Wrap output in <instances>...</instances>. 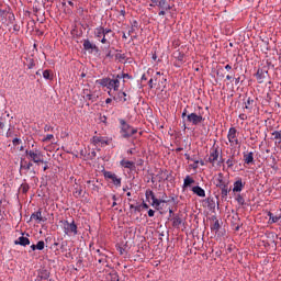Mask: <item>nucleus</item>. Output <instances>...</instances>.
Instances as JSON below:
<instances>
[{"label": "nucleus", "instance_id": "f257e3e1", "mask_svg": "<svg viewBox=\"0 0 281 281\" xmlns=\"http://www.w3.org/2000/svg\"><path fill=\"white\" fill-rule=\"evenodd\" d=\"M95 85L105 87V89H109V91H120V79L115 75H113V79L109 77L99 79L95 81Z\"/></svg>", "mask_w": 281, "mask_h": 281}, {"label": "nucleus", "instance_id": "f03ea898", "mask_svg": "<svg viewBox=\"0 0 281 281\" xmlns=\"http://www.w3.org/2000/svg\"><path fill=\"white\" fill-rule=\"evenodd\" d=\"M151 3L149 8H159L158 16H166L170 10H172V5L169 4L168 0H150Z\"/></svg>", "mask_w": 281, "mask_h": 281}, {"label": "nucleus", "instance_id": "7ed1b4c3", "mask_svg": "<svg viewBox=\"0 0 281 281\" xmlns=\"http://www.w3.org/2000/svg\"><path fill=\"white\" fill-rule=\"evenodd\" d=\"M119 122L121 124L120 134L124 139H128V137H133L137 133V128L131 126L124 119H120Z\"/></svg>", "mask_w": 281, "mask_h": 281}, {"label": "nucleus", "instance_id": "20e7f679", "mask_svg": "<svg viewBox=\"0 0 281 281\" xmlns=\"http://www.w3.org/2000/svg\"><path fill=\"white\" fill-rule=\"evenodd\" d=\"M64 227V234L66 236H78V225H76V222L72 221L69 223V221H61Z\"/></svg>", "mask_w": 281, "mask_h": 281}, {"label": "nucleus", "instance_id": "39448f33", "mask_svg": "<svg viewBox=\"0 0 281 281\" xmlns=\"http://www.w3.org/2000/svg\"><path fill=\"white\" fill-rule=\"evenodd\" d=\"M25 153L29 156V159L33 161V164L41 166V164L45 162V160H43V151H40L38 149H33V150L26 149Z\"/></svg>", "mask_w": 281, "mask_h": 281}, {"label": "nucleus", "instance_id": "423d86ee", "mask_svg": "<svg viewBox=\"0 0 281 281\" xmlns=\"http://www.w3.org/2000/svg\"><path fill=\"white\" fill-rule=\"evenodd\" d=\"M227 139L231 146H240V140L238 139V130H236V127H229Z\"/></svg>", "mask_w": 281, "mask_h": 281}, {"label": "nucleus", "instance_id": "0eeeda50", "mask_svg": "<svg viewBox=\"0 0 281 281\" xmlns=\"http://www.w3.org/2000/svg\"><path fill=\"white\" fill-rule=\"evenodd\" d=\"M187 122L192 124V126H199V124H203V122H205V117H203L202 114H196L193 112L187 115Z\"/></svg>", "mask_w": 281, "mask_h": 281}, {"label": "nucleus", "instance_id": "6e6552de", "mask_svg": "<svg viewBox=\"0 0 281 281\" xmlns=\"http://www.w3.org/2000/svg\"><path fill=\"white\" fill-rule=\"evenodd\" d=\"M214 186L216 188H224L225 186H229V176H225L223 172L217 173L214 180Z\"/></svg>", "mask_w": 281, "mask_h": 281}, {"label": "nucleus", "instance_id": "1a4fd4ad", "mask_svg": "<svg viewBox=\"0 0 281 281\" xmlns=\"http://www.w3.org/2000/svg\"><path fill=\"white\" fill-rule=\"evenodd\" d=\"M103 177L105 179H111L112 183H113V186H115V188L122 187V178H119L117 175H115L114 172L104 171Z\"/></svg>", "mask_w": 281, "mask_h": 281}, {"label": "nucleus", "instance_id": "9d476101", "mask_svg": "<svg viewBox=\"0 0 281 281\" xmlns=\"http://www.w3.org/2000/svg\"><path fill=\"white\" fill-rule=\"evenodd\" d=\"M83 49L86 52H89V54H93V52H95V54H98V52H100V48L98 47V45L91 43V41H89V38L83 40Z\"/></svg>", "mask_w": 281, "mask_h": 281}, {"label": "nucleus", "instance_id": "9b49d317", "mask_svg": "<svg viewBox=\"0 0 281 281\" xmlns=\"http://www.w3.org/2000/svg\"><path fill=\"white\" fill-rule=\"evenodd\" d=\"M255 76H256L258 83L262 85V82H265V78H267V76H269V70H267L265 68H259Z\"/></svg>", "mask_w": 281, "mask_h": 281}, {"label": "nucleus", "instance_id": "f8f14e48", "mask_svg": "<svg viewBox=\"0 0 281 281\" xmlns=\"http://www.w3.org/2000/svg\"><path fill=\"white\" fill-rule=\"evenodd\" d=\"M218 155H220L218 147L213 148L210 153L207 162L209 164H216V161H218Z\"/></svg>", "mask_w": 281, "mask_h": 281}, {"label": "nucleus", "instance_id": "ddd939ff", "mask_svg": "<svg viewBox=\"0 0 281 281\" xmlns=\"http://www.w3.org/2000/svg\"><path fill=\"white\" fill-rule=\"evenodd\" d=\"M156 177H157L159 183H161V181H168L170 173L166 169H159Z\"/></svg>", "mask_w": 281, "mask_h": 281}, {"label": "nucleus", "instance_id": "4468645a", "mask_svg": "<svg viewBox=\"0 0 281 281\" xmlns=\"http://www.w3.org/2000/svg\"><path fill=\"white\" fill-rule=\"evenodd\" d=\"M31 221H36V223H45L47 218L43 217V212L38 210L31 214Z\"/></svg>", "mask_w": 281, "mask_h": 281}, {"label": "nucleus", "instance_id": "2eb2a0df", "mask_svg": "<svg viewBox=\"0 0 281 281\" xmlns=\"http://www.w3.org/2000/svg\"><path fill=\"white\" fill-rule=\"evenodd\" d=\"M211 220L214 221L213 224H211V232H213L214 234H218V232L221 231V222L218 221V218H216V215H213L211 217Z\"/></svg>", "mask_w": 281, "mask_h": 281}, {"label": "nucleus", "instance_id": "dca6fc26", "mask_svg": "<svg viewBox=\"0 0 281 281\" xmlns=\"http://www.w3.org/2000/svg\"><path fill=\"white\" fill-rule=\"evenodd\" d=\"M14 245H20L21 247H27L30 245V238L25 237V234L22 233V236L19 237L15 241Z\"/></svg>", "mask_w": 281, "mask_h": 281}, {"label": "nucleus", "instance_id": "f3484780", "mask_svg": "<svg viewBox=\"0 0 281 281\" xmlns=\"http://www.w3.org/2000/svg\"><path fill=\"white\" fill-rule=\"evenodd\" d=\"M171 223H172V227H176L177 229H179V227H181L183 223V220L181 218V215L176 214L172 216Z\"/></svg>", "mask_w": 281, "mask_h": 281}, {"label": "nucleus", "instance_id": "a211bd4d", "mask_svg": "<svg viewBox=\"0 0 281 281\" xmlns=\"http://www.w3.org/2000/svg\"><path fill=\"white\" fill-rule=\"evenodd\" d=\"M83 100H89V102H98V95L91 93L90 90H85Z\"/></svg>", "mask_w": 281, "mask_h": 281}, {"label": "nucleus", "instance_id": "6ab92c4d", "mask_svg": "<svg viewBox=\"0 0 281 281\" xmlns=\"http://www.w3.org/2000/svg\"><path fill=\"white\" fill-rule=\"evenodd\" d=\"M233 192H243V189L245 188V182H243V179H238L233 184Z\"/></svg>", "mask_w": 281, "mask_h": 281}, {"label": "nucleus", "instance_id": "aec40b11", "mask_svg": "<svg viewBox=\"0 0 281 281\" xmlns=\"http://www.w3.org/2000/svg\"><path fill=\"white\" fill-rule=\"evenodd\" d=\"M120 166H122V168H127V170H135V162L131 160L122 159Z\"/></svg>", "mask_w": 281, "mask_h": 281}, {"label": "nucleus", "instance_id": "412c9836", "mask_svg": "<svg viewBox=\"0 0 281 281\" xmlns=\"http://www.w3.org/2000/svg\"><path fill=\"white\" fill-rule=\"evenodd\" d=\"M97 251V254H98V262H99V265H106V262H108V260H106V258H108V256H106V254H104L102 250H100V249H97L95 250Z\"/></svg>", "mask_w": 281, "mask_h": 281}, {"label": "nucleus", "instance_id": "4be33fe9", "mask_svg": "<svg viewBox=\"0 0 281 281\" xmlns=\"http://www.w3.org/2000/svg\"><path fill=\"white\" fill-rule=\"evenodd\" d=\"M92 144H94V146H98V144H104L105 146H109V140L102 136H93Z\"/></svg>", "mask_w": 281, "mask_h": 281}, {"label": "nucleus", "instance_id": "5701e85b", "mask_svg": "<svg viewBox=\"0 0 281 281\" xmlns=\"http://www.w3.org/2000/svg\"><path fill=\"white\" fill-rule=\"evenodd\" d=\"M206 203V207L207 210H210V212H214L216 210V201L214 200V198H207L205 200Z\"/></svg>", "mask_w": 281, "mask_h": 281}, {"label": "nucleus", "instance_id": "b1692460", "mask_svg": "<svg viewBox=\"0 0 281 281\" xmlns=\"http://www.w3.org/2000/svg\"><path fill=\"white\" fill-rule=\"evenodd\" d=\"M105 281H120V276L117 274V271L112 270L105 276Z\"/></svg>", "mask_w": 281, "mask_h": 281}, {"label": "nucleus", "instance_id": "393cba45", "mask_svg": "<svg viewBox=\"0 0 281 281\" xmlns=\"http://www.w3.org/2000/svg\"><path fill=\"white\" fill-rule=\"evenodd\" d=\"M151 201H153L151 207H155V210H159V205H161V203H170V200H164V199H157V198H155Z\"/></svg>", "mask_w": 281, "mask_h": 281}, {"label": "nucleus", "instance_id": "a878e982", "mask_svg": "<svg viewBox=\"0 0 281 281\" xmlns=\"http://www.w3.org/2000/svg\"><path fill=\"white\" fill-rule=\"evenodd\" d=\"M192 192L196 194V196L205 198V190L199 186L193 187Z\"/></svg>", "mask_w": 281, "mask_h": 281}, {"label": "nucleus", "instance_id": "bb28decb", "mask_svg": "<svg viewBox=\"0 0 281 281\" xmlns=\"http://www.w3.org/2000/svg\"><path fill=\"white\" fill-rule=\"evenodd\" d=\"M244 161L249 166V164H254V151H249L248 154L244 153Z\"/></svg>", "mask_w": 281, "mask_h": 281}, {"label": "nucleus", "instance_id": "cd10ccee", "mask_svg": "<svg viewBox=\"0 0 281 281\" xmlns=\"http://www.w3.org/2000/svg\"><path fill=\"white\" fill-rule=\"evenodd\" d=\"M94 36L95 38H103L104 35V27L103 26H98L94 29Z\"/></svg>", "mask_w": 281, "mask_h": 281}, {"label": "nucleus", "instance_id": "c85d7f7f", "mask_svg": "<svg viewBox=\"0 0 281 281\" xmlns=\"http://www.w3.org/2000/svg\"><path fill=\"white\" fill-rule=\"evenodd\" d=\"M254 104H256V101L254 99H251V97H248L245 102V109L247 111H251V109H254Z\"/></svg>", "mask_w": 281, "mask_h": 281}, {"label": "nucleus", "instance_id": "c756f323", "mask_svg": "<svg viewBox=\"0 0 281 281\" xmlns=\"http://www.w3.org/2000/svg\"><path fill=\"white\" fill-rule=\"evenodd\" d=\"M220 190H221L222 199H227V194H229V192H231L229 184L221 187Z\"/></svg>", "mask_w": 281, "mask_h": 281}, {"label": "nucleus", "instance_id": "7c9ffc66", "mask_svg": "<svg viewBox=\"0 0 281 281\" xmlns=\"http://www.w3.org/2000/svg\"><path fill=\"white\" fill-rule=\"evenodd\" d=\"M33 164L32 161H21L20 164V172L21 170H25L26 172L32 168Z\"/></svg>", "mask_w": 281, "mask_h": 281}, {"label": "nucleus", "instance_id": "2f4dec72", "mask_svg": "<svg viewBox=\"0 0 281 281\" xmlns=\"http://www.w3.org/2000/svg\"><path fill=\"white\" fill-rule=\"evenodd\" d=\"M8 14H10V9L9 10H7V9L1 10L0 9V21H1V23H5V21H8Z\"/></svg>", "mask_w": 281, "mask_h": 281}, {"label": "nucleus", "instance_id": "473e14b6", "mask_svg": "<svg viewBox=\"0 0 281 281\" xmlns=\"http://www.w3.org/2000/svg\"><path fill=\"white\" fill-rule=\"evenodd\" d=\"M44 80H54V75H52V70L46 69L42 72Z\"/></svg>", "mask_w": 281, "mask_h": 281}, {"label": "nucleus", "instance_id": "72a5a7b5", "mask_svg": "<svg viewBox=\"0 0 281 281\" xmlns=\"http://www.w3.org/2000/svg\"><path fill=\"white\" fill-rule=\"evenodd\" d=\"M145 198L147 201H149V199H151V201L154 199H157V196H155V192H153V190H150V189L146 190Z\"/></svg>", "mask_w": 281, "mask_h": 281}, {"label": "nucleus", "instance_id": "f704fd0d", "mask_svg": "<svg viewBox=\"0 0 281 281\" xmlns=\"http://www.w3.org/2000/svg\"><path fill=\"white\" fill-rule=\"evenodd\" d=\"M26 67L27 69H34V67H36V63L34 61V58H26Z\"/></svg>", "mask_w": 281, "mask_h": 281}, {"label": "nucleus", "instance_id": "c9c22d12", "mask_svg": "<svg viewBox=\"0 0 281 281\" xmlns=\"http://www.w3.org/2000/svg\"><path fill=\"white\" fill-rule=\"evenodd\" d=\"M38 278L42 280H49V271L47 270H42L38 274Z\"/></svg>", "mask_w": 281, "mask_h": 281}, {"label": "nucleus", "instance_id": "e433bc0d", "mask_svg": "<svg viewBox=\"0 0 281 281\" xmlns=\"http://www.w3.org/2000/svg\"><path fill=\"white\" fill-rule=\"evenodd\" d=\"M194 183V179H192L190 176H187L183 181V188H188V186H192Z\"/></svg>", "mask_w": 281, "mask_h": 281}, {"label": "nucleus", "instance_id": "4c0bfd02", "mask_svg": "<svg viewBox=\"0 0 281 281\" xmlns=\"http://www.w3.org/2000/svg\"><path fill=\"white\" fill-rule=\"evenodd\" d=\"M271 135H272V139H277V140H278V144H281V132H279V131H273V132L271 133Z\"/></svg>", "mask_w": 281, "mask_h": 281}, {"label": "nucleus", "instance_id": "58836bf2", "mask_svg": "<svg viewBox=\"0 0 281 281\" xmlns=\"http://www.w3.org/2000/svg\"><path fill=\"white\" fill-rule=\"evenodd\" d=\"M117 99L120 100V102H127L128 101V99L126 98V92H124V91H120L117 93Z\"/></svg>", "mask_w": 281, "mask_h": 281}, {"label": "nucleus", "instance_id": "ea45409f", "mask_svg": "<svg viewBox=\"0 0 281 281\" xmlns=\"http://www.w3.org/2000/svg\"><path fill=\"white\" fill-rule=\"evenodd\" d=\"M268 216H269V223H278V221H280V217L274 216L273 213L268 212Z\"/></svg>", "mask_w": 281, "mask_h": 281}, {"label": "nucleus", "instance_id": "a19ab883", "mask_svg": "<svg viewBox=\"0 0 281 281\" xmlns=\"http://www.w3.org/2000/svg\"><path fill=\"white\" fill-rule=\"evenodd\" d=\"M72 194L75 199H80V196H82V188L81 187L79 189L76 188Z\"/></svg>", "mask_w": 281, "mask_h": 281}, {"label": "nucleus", "instance_id": "79ce46f5", "mask_svg": "<svg viewBox=\"0 0 281 281\" xmlns=\"http://www.w3.org/2000/svg\"><path fill=\"white\" fill-rule=\"evenodd\" d=\"M35 246L37 251H43V249H45V241L40 240Z\"/></svg>", "mask_w": 281, "mask_h": 281}, {"label": "nucleus", "instance_id": "37998d69", "mask_svg": "<svg viewBox=\"0 0 281 281\" xmlns=\"http://www.w3.org/2000/svg\"><path fill=\"white\" fill-rule=\"evenodd\" d=\"M21 192H23V194H26V192L30 190V184L27 183H22L20 187Z\"/></svg>", "mask_w": 281, "mask_h": 281}, {"label": "nucleus", "instance_id": "c03bdc74", "mask_svg": "<svg viewBox=\"0 0 281 281\" xmlns=\"http://www.w3.org/2000/svg\"><path fill=\"white\" fill-rule=\"evenodd\" d=\"M116 78H119V81H120V80H122V79H124V78L131 79V78H133V77H132L131 75H128V74L122 72V74H120V75H116Z\"/></svg>", "mask_w": 281, "mask_h": 281}, {"label": "nucleus", "instance_id": "a18cd8bd", "mask_svg": "<svg viewBox=\"0 0 281 281\" xmlns=\"http://www.w3.org/2000/svg\"><path fill=\"white\" fill-rule=\"evenodd\" d=\"M133 32H135V29H133V26H131V29L127 32V35L125 32H123L122 38H128V36H131V34H133Z\"/></svg>", "mask_w": 281, "mask_h": 281}, {"label": "nucleus", "instance_id": "49530a36", "mask_svg": "<svg viewBox=\"0 0 281 281\" xmlns=\"http://www.w3.org/2000/svg\"><path fill=\"white\" fill-rule=\"evenodd\" d=\"M236 201L239 205H245V198H243V195L238 194Z\"/></svg>", "mask_w": 281, "mask_h": 281}, {"label": "nucleus", "instance_id": "de8ad7c7", "mask_svg": "<svg viewBox=\"0 0 281 281\" xmlns=\"http://www.w3.org/2000/svg\"><path fill=\"white\" fill-rule=\"evenodd\" d=\"M226 165L228 166V168H233L234 167V156H232V158H228L226 160Z\"/></svg>", "mask_w": 281, "mask_h": 281}, {"label": "nucleus", "instance_id": "09e8293b", "mask_svg": "<svg viewBox=\"0 0 281 281\" xmlns=\"http://www.w3.org/2000/svg\"><path fill=\"white\" fill-rule=\"evenodd\" d=\"M169 203H173V205H179V200L177 199V196H171L169 199Z\"/></svg>", "mask_w": 281, "mask_h": 281}, {"label": "nucleus", "instance_id": "8fccbe9b", "mask_svg": "<svg viewBox=\"0 0 281 281\" xmlns=\"http://www.w3.org/2000/svg\"><path fill=\"white\" fill-rule=\"evenodd\" d=\"M110 46H108L106 48V53H105V58H113V53L111 52V49H109Z\"/></svg>", "mask_w": 281, "mask_h": 281}, {"label": "nucleus", "instance_id": "3c124183", "mask_svg": "<svg viewBox=\"0 0 281 281\" xmlns=\"http://www.w3.org/2000/svg\"><path fill=\"white\" fill-rule=\"evenodd\" d=\"M54 139V135L53 134H47L44 138H43V142H49Z\"/></svg>", "mask_w": 281, "mask_h": 281}, {"label": "nucleus", "instance_id": "603ef678", "mask_svg": "<svg viewBox=\"0 0 281 281\" xmlns=\"http://www.w3.org/2000/svg\"><path fill=\"white\" fill-rule=\"evenodd\" d=\"M119 60H126V54H116Z\"/></svg>", "mask_w": 281, "mask_h": 281}, {"label": "nucleus", "instance_id": "864d4df0", "mask_svg": "<svg viewBox=\"0 0 281 281\" xmlns=\"http://www.w3.org/2000/svg\"><path fill=\"white\" fill-rule=\"evenodd\" d=\"M21 143H22L21 138H13L12 140L13 146H19V144Z\"/></svg>", "mask_w": 281, "mask_h": 281}, {"label": "nucleus", "instance_id": "5fc2aeb1", "mask_svg": "<svg viewBox=\"0 0 281 281\" xmlns=\"http://www.w3.org/2000/svg\"><path fill=\"white\" fill-rule=\"evenodd\" d=\"M233 80H234L236 87H238V85H240V82H243V81L240 80V76L235 77Z\"/></svg>", "mask_w": 281, "mask_h": 281}, {"label": "nucleus", "instance_id": "6e6d98bb", "mask_svg": "<svg viewBox=\"0 0 281 281\" xmlns=\"http://www.w3.org/2000/svg\"><path fill=\"white\" fill-rule=\"evenodd\" d=\"M49 131H54V127H52V125H45L44 126V132L49 133Z\"/></svg>", "mask_w": 281, "mask_h": 281}, {"label": "nucleus", "instance_id": "4d7b16f0", "mask_svg": "<svg viewBox=\"0 0 281 281\" xmlns=\"http://www.w3.org/2000/svg\"><path fill=\"white\" fill-rule=\"evenodd\" d=\"M183 58H184V55L181 53H178L177 60H179V63H183Z\"/></svg>", "mask_w": 281, "mask_h": 281}, {"label": "nucleus", "instance_id": "13d9d810", "mask_svg": "<svg viewBox=\"0 0 281 281\" xmlns=\"http://www.w3.org/2000/svg\"><path fill=\"white\" fill-rule=\"evenodd\" d=\"M99 120H100V122H101L102 124H108V123H106V120H108V119H106V115H101Z\"/></svg>", "mask_w": 281, "mask_h": 281}, {"label": "nucleus", "instance_id": "bf43d9fd", "mask_svg": "<svg viewBox=\"0 0 281 281\" xmlns=\"http://www.w3.org/2000/svg\"><path fill=\"white\" fill-rule=\"evenodd\" d=\"M147 214L150 218H153V216H155V211L153 209H149Z\"/></svg>", "mask_w": 281, "mask_h": 281}, {"label": "nucleus", "instance_id": "052dcab7", "mask_svg": "<svg viewBox=\"0 0 281 281\" xmlns=\"http://www.w3.org/2000/svg\"><path fill=\"white\" fill-rule=\"evenodd\" d=\"M100 43H102V45H106V43H108L106 35L102 36V38L100 40Z\"/></svg>", "mask_w": 281, "mask_h": 281}, {"label": "nucleus", "instance_id": "680f3d73", "mask_svg": "<svg viewBox=\"0 0 281 281\" xmlns=\"http://www.w3.org/2000/svg\"><path fill=\"white\" fill-rule=\"evenodd\" d=\"M111 32H113L111 29H104V27H103V34H104V36H106V34H111Z\"/></svg>", "mask_w": 281, "mask_h": 281}, {"label": "nucleus", "instance_id": "e2e57ef3", "mask_svg": "<svg viewBox=\"0 0 281 281\" xmlns=\"http://www.w3.org/2000/svg\"><path fill=\"white\" fill-rule=\"evenodd\" d=\"M43 164H44V167H43L44 172H45V170H49V165H48V162H47V161H44Z\"/></svg>", "mask_w": 281, "mask_h": 281}, {"label": "nucleus", "instance_id": "0e129e2a", "mask_svg": "<svg viewBox=\"0 0 281 281\" xmlns=\"http://www.w3.org/2000/svg\"><path fill=\"white\" fill-rule=\"evenodd\" d=\"M9 21L12 23V21H14V13H10L9 14Z\"/></svg>", "mask_w": 281, "mask_h": 281}, {"label": "nucleus", "instance_id": "69168bd1", "mask_svg": "<svg viewBox=\"0 0 281 281\" xmlns=\"http://www.w3.org/2000/svg\"><path fill=\"white\" fill-rule=\"evenodd\" d=\"M5 137H12V131L10 128L7 132Z\"/></svg>", "mask_w": 281, "mask_h": 281}, {"label": "nucleus", "instance_id": "338daca9", "mask_svg": "<svg viewBox=\"0 0 281 281\" xmlns=\"http://www.w3.org/2000/svg\"><path fill=\"white\" fill-rule=\"evenodd\" d=\"M225 69H226V71H232V65H231V64H227V65L225 66Z\"/></svg>", "mask_w": 281, "mask_h": 281}, {"label": "nucleus", "instance_id": "774afa93", "mask_svg": "<svg viewBox=\"0 0 281 281\" xmlns=\"http://www.w3.org/2000/svg\"><path fill=\"white\" fill-rule=\"evenodd\" d=\"M239 120H243L245 122V120H247V116L245 114H239Z\"/></svg>", "mask_w": 281, "mask_h": 281}]
</instances>
